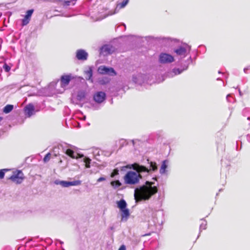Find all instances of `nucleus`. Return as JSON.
Listing matches in <instances>:
<instances>
[{
    "mask_svg": "<svg viewBox=\"0 0 250 250\" xmlns=\"http://www.w3.org/2000/svg\"><path fill=\"white\" fill-rule=\"evenodd\" d=\"M149 166L146 167L138 163L136 165V169L134 171H128L124 177V182L129 185H135L138 184L143 177H147L150 173L157 169V166L155 162H149L147 160Z\"/></svg>",
    "mask_w": 250,
    "mask_h": 250,
    "instance_id": "obj_1",
    "label": "nucleus"
},
{
    "mask_svg": "<svg viewBox=\"0 0 250 250\" xmlns=\"http://www.w3.org/2000/svg\"><path fill=\"white\" fill-rule=\"evenodd\" d=\"M158 184L155 182L146 181L145 185L136 188L134 191V198L136 202L147 200L158 191Z\"/></svg>",
    "mask_w": 250,
    "mask_h": 250,
    "instance_id": "obj_2",
    "label": "nucleus"
},
{
    "mask_svg": "<svg viewBox=\"0 0 250 250\" xmlns=\"http://www.w3.org/2000/svg\"><path fill=\"white\" fill-rule=\"evenodd\" d=\"M105 98L106 94L104 92L99 91L95 93L93 96V99L96 103L91 104L93 109L96 110L100 108L99 104L103 103L105 100Z\"/></svg>",
    "mask_w": 250,
    "mask_h": 250,
    "instance_id": "obj_3",
    "label": "nucleus"
},
{
    "mask_svg": "<svg viewBox=\"0 0 250 250\" xmlns=\"http://www.w3.org/2000/svg\"><path fill=\"white\" fill-rule=\"evenodd\" d=\"M9 179L17 184H21L24 179L23 174L21 170H17L13 172Z\"/></svg>",
    "mask_w": 250,
    "mask_h": 250,
    "instance_id": "obj_4",
    "label": "nucleus"
},
{
    "mask_svg": "<svg viewBox=\"0 0 250 250\" xmlns=\"http://www.w3.org/2000/svg\"><path fill=\"white\" fill-rule=\"evenodd\" d=\"M190 50V47L188 45L180 46L174 50V52L181 58L185 57Z\"/></svg>",
    "mask_w": 250,
    "mask_h": 250,
    "instance_id": "obj_5",
    "label": "nucleus"
},
{
    "mask_svg": "<svg viewBox=\"0 0 250 250\" xmlns=\"http://www.w3.org/2000/svg\"><path fill=\"white\" fill-rule=\"evenodd\" d=\"M159 61L161 63H169L174 61V58L170 54L162 53L159 55Z\"/></svg>",
    "mask_w": 250,
    "mask_h": 250,
    "instance_id": "obj_6",
    "label": "nucleus"
},
{
    "mask_svg": "<svg viewBox=\"0 0 250 250\" xmlns=\"http://www.w3.org/2000/svg\"><path fill=\"white\" fill-rule=\"evenodd\" d=\"M73 147H74V146H72L69 145L68 147L66 148H64L63 149L65 150V154L73 159H78L79 158L83 157V155L79 154L77 152H75L72 149Z\"/></svg>",
    "mask_w": 250,
    "mask_h": 250,
    "instance_id": "obj_7",
    "label": "nucleus"
},
{
    "mask_svg": "<svg viewBox=\"0 0 250 250\" xmlns=\"http://www.w3.org/2000/svg\"><path fill=\"white\" fill-rule=\"evenodd\" d=\"M99 73L102 74H108L110 76L116 75V72L112 67H108L105 66H100L98 70Z\"/></svg>",
    "mask_w": 250,
    "mask_h": 250,
    "instance_id": "obj_8",
    "label": "nucleus"
},
{
    "mask_svg": "<svg viewBox=\"0 0 250 250\" xmlns=\"http://www.w3.org/2000/svg\"><path fill=\"white\" fill-rule=\"evenodd\" d=\"M114 50L115 48L112 45H104L101 48L100 54L103 56H106L112 53Z\"/></svg>",
    "mask_w": 250,
    "mask_h": 250,
    "instance_id": "obj_9",
    "label": "nucleus"
},
{
    "mask_svg": "<svg viewBox=\"0 0 250 250\" xmlns=\"http://www.w3.org/2000/svg\"><path fill=\"white\" fill-rule=\"evenodd\" d=\"M76 58L79 60L85 61L88 57V53L83 49H79L76 52Z\"/></svg>",
    "mask_w": 250,
    "mask_h": 250,
    "instance_id": "obj_10",
    "label": "nucleus"
},
{
    "mask_svg": "<svg viewBox=\"0 0 250 250\" xmlns=\"http://www.w3.org/2000/svg\"><path fill=\"white\" fill-rule=\"evenodd\" d=\"M34 106L32 104H29L24 107L25 114L28 117L33 115L34 112Z\"/></svg>",
    "mask_w": 250,
    "mask_h": 250,
    "instance_id": "obj_11",
    "label": "nucleus"
},
{
    "mask_svg": "<svg viewBox=\"0 0 250 250\" xmlns=\"http://www.w3.org/2000/svg\"><path fill=\"white\" fill-rule=\"evenodd\" d=\"M71 80L70 76L69 75L62 76L61 80V84L62 87H64L68 84Z\"/></svg>",
    "mask_w": 250,
    "mask_h": 250,
    "instance_id": "obj_12",
    "label": "nucleus"
},
{
    "mask_svg": "<svg viewBox=\"0 0 250 250\" xmlns=\"http://www.w3.org/2000/svg\"><path fill=\"white\" fill-rule=\"evenodd\" d=\"M120 210L122 212V213H121L122 221H126L130 214L129 209L125 208V209H123Z\"/></svg>",
    "mask_w": 250,
    "mask_h": 250,
    "instance_id": "obj_13",
    "label": "nucleus"
},
{
    "mask_svg": "<svg viewBox=\"0 0 250 250\" xmlns=\"http://www.w3.org/2000/svg\"><path fill=\"white\" fill-rule=\"evenodd\" d=\"M183 70H181L179 68H174L172 71L168 73V76L169 77H173L177 75L181 74Z\"/></svg>",
    "mask_w": 250,
    "mask_h": 250,
    "instance_id": "obj_14",
    "label": "nucleus"
},
{
    "mask_svg": "<svg viewBox=\"0 0 250 250\" xmlns=\"http://www.w3.org/2000/svg\"><path fill=\"white\" fill-rule=\"evenodd\" d=\"M137 164H138L137 163H134L132 164H129V165H127L125 166L120 167L119 168H120V170L122 171H126V169H136L135 166Z\"/></svg>",
    "mask_w": 250,
    "mask_h": 250,
    "instance_id": "obj_15",
    "label": "nucleus"
},
{
    "mask_svg": "<svg viewBox=\"0 0 250 250\" xmlns=\"http://www.w3.org/2000/svg\"><path fill=\"white\" fill-rule=\"evenodd\" d=\"M54 183L57 185H61L62 187L64 188H67L69 186V181H61L59 180H55Z\"/></svg>",
    "mask_w": 250,
    "mask_h": 250,
    "instance_id": "obj_16",
    "label": "nucleus"
},
{
    "mask_svg": "<svg viewBox=\"0 0 250 250\" xmlns=\"http://www.w3.org/2000/svg\"><path fill=\"white\" fill-rule=\"evenodd\" d=\"M117 207L120 209L126 208L127 204L124 199H121L117 202Z\"/></svg>",
    "mask_w": 250,
    "mask_h": 250,
    "instance_id": "obj_17",
    "label": "nucleus"
},
{
    "mask_svg": "<svg viewBox=\"0 0 250 250\" xmlns=\"http://www.w3.org/2000/svg\"><path fill=\"white\" fill-rule=\"evenodd\" d=\"M167 163L168 161L167 160H165L163 162L161 168L160 169V173L161 174H163L166 172V168L167 167Z\"/></svg>",
    "mask_w": 250,
    "mask_h": 250,
    "instance_id": "obj_18",
    "label": "nucleus"
},
{
    "mask_svg": "<svg viewBox=\"0 0 250 250\" xmlns=\"http://www.w3.org/2000/svg\"><path fill=\"white\" fill-rule=\"evenodd\" d=\"M156 212L155 211H152L151 213V216L152 218V223L150 222V220H148L149 224V225L152 226V225H155L157 223V219L156 218Z\"/></svg>",
    "mask_w": 250,
    "mask_h": 250,
    "instance_id": "obj_19",
    "label": "nucleus"
},
{
    "mask_svg": "<svg viewBox=\"0 0 250 250\" xmlns=\"http://www.w3.org/2000/svg\"><path fill=\"white\" fill-rule=\"evenodd\" d=\"M85 79L87 80L90 81L92 82V71L91 69H89L88 70L85 72Z\"/></svg>",
    "mask_w": 250,
    "mask_h": 250,
    "instance_id": "obj_20",
    "label": "nucleus"
},
{
    "mask_svg": "<svg viewBox=\"0 0 250 250\" xmlns=\"http://www.w3.org/2000/svg\"><path fill=\"white\" fill-rule=\"evenodd\" d=\"M14 106L12 104H7L3 109V112L6 114L10 113L13 109Z\"/></svg>",
    "mask_w": 250,
    "mask_h": 250,
    "instance_id": "obj_21",
    "label": "nucleus"
},
{
    "mask_svg": "<svg viewBox=\"0 0 250 250\" xmlns=\"http://www.w3.org/2000/svg\"><path fill=\"white\" fill-rule=\"evenodd\" d=\"M111 185L115 188L121 186V183L119 180L113 181L111 182Z\"/></svg>",
    "mask_w": 250,
    "mask_h": 250,
    "instance_id": "obj_22",
    "label": "nucleus"
},
{
    "mask_svg": "<svg viewBox=\"0 0 250 250\" xmlns=\"http://www.w3.org/2000/svg\"><path fill=\"white\" fill-rule=\"evenodd\" d=\"M83 160L85 163V167L86 168H89L90 167V163L91 160L89 158L84 157Z\"/></svg>",
    "mask_w": 250,
    "mask_h": 250,
    "instance_id": "obj_23",
    "label": "nucleus"
},
{
    "mask_svg": "<svg viewBox=\"0 0 250 250\" xmlns=\"http://www.w3.org/2000/svg\"><path fill=\"white\" fill-rule=\"evenodd\" d=\"M81 184L80 180H76L73 181H69V186H79Z\"/></svg>",
    "mask_w": 250,
    "mask_h": 250,
    "instance_id": "obj_24",
    "label": "nucleus"
},
{
    "mask_svg": "<svg viewBox=\"0 0 250 250\" xmlns=\"http://www.w3.org/2000/svg\"><path fill=\"white\" fill-rule=\"evenodd\" d=\"M110 81V79L108 78L105 77L103 78L101 80H100V83L102 84H105L108 83H109Z\"/></svg>",
    "mask_w": 250,
    "mask_h": 250,
    "instance_id": "obj_25",
    "label": "nucleus"
},
{
    "mask_svg": "<svg viewBox=\"0 0 250 250\" xmlns=\"http://www.w3.org/2000/svg\"><path fill=\"white\" fill-rule=\"evenodd\" d=\"M207 225V222L205 220H204L200 226V231H201L202 230L205 229H206Z\"/></svg>",
    "mask_w": 250,
    "mask_h": 250,
    "instance_id": "obj_26",
    "label": "nucleus"
},
{
    "mask_svg": "<svg viewBox=\"0 0 250 250\" xmlns=\"http://www.w3.org/2000/svg\"><path fill=\"white\" fill-rule=\"evenodd\" d=\"M85 97V93L84 92H80L77 95V99L79 100H82Z\"/></svg>",
    "mask_w": 250,
    "mask_h": 250,
    "instance_id": "obj_27",
    "label": "nucleus"
},
{
    "mask_svg": "<svg viewBox=\"0 0 250 250\" xmlns=\"http://www.w3.org/2000/svg\"><path fill=\"white\" fill-rule=\"evenodd\" d=\"M128 2V0H124L123 2L118 4V6H119L120 8H124Z\"/></svg>",
    "mask_w": 250,
    "mask_h": 250,
    "instance_id": "obj_28",
    "label": "nucleus"
},
{
    "mask_svg": "<svg viewBox=\"0 0 250 250\" xmlns=\"http://www.w3.org/2000/svg\"><path fill=\"white\" fill-rule=\"evenodd\" d=\"M119 174V169H118V168H115L113 171H112V172L111 173V175H110V176L112 177V178H113L115 176L118 175Z\"/></svg>",
    "mask_w": 250,
    "mask_h": 250,
    "instance_id": "obj_29",
    "label": "nucleus"
},
{
    "mask_svg": "<svg viewBox=\"0 0 250 250\" xmlns=\"http://www.w3.org/2000/svg\"><path fill=\"white\" fill-rule=\"evenodd\" d=\"M8 170L7 169H0V179H3L5 175V172Z\"/></svg>",
    "mask_w": 250,
    "mask_h": 250,
    "instance_id": "obj_30",
    "label": "nucleus"
},
{
    "mask_svg": "<svg viewBox=\"0 0 250 250\" xmlns=\"http://www.w3.org/2000/svg\"><path fill=\"white\" fill-rule=\"evenodd\" d=\"M78 117L82 120H84L86 119V116L83 114L81 112H79L77 113Z\"/></svg>",
    "mask_w": 250,
    "mask_h": 250,
    "instance_id": "obj_31",
    "label": "nucleus"
},
{
    "mask_svg": "<svg viewBox=\"0 0 250 250\" xmlns=\"http://www.w3.org/2000/svg\"><path fill=\"white\" fill-rule=\"evenodd\" d=\"M33 12V10H28L26 12V15H25V17L26 18L29 19L31 17Z\"/></svg>",
    "mask_w": 250,
    "mask_h": 250,
    "instance_id": "obj_32",
    "label": "nucleus"
},
{
    "mask_svg": "<svg viewBox=\"0 0 250 250\" xmlns=\"http://www.w3.org/2000/svg\"><path fill=\"white\" fill-rule=\"evenodd\" d=\"M50 154L48 153L44 157L43 161L44 162H47L50 160Z\"/></svg>",
    "mask_w": 250,
    "mask_h": 250,
    "instance_id": "obj_33",
    "label": "nucleus"
},
{
    "mask_svg": "<svg viewBox=\"0 0 250 250\" xmlns=\"http://www.w3.org/2000/svg\"><path fill=\"white\" fill-rule=\"evenodd\" d=\"M3 68L5 72H8L10 70V67L7 64L5 63L3 66Z\"/></svg>",
    "mask_w": 250,
    "mask_h": 250,
    "instance_id": "obj_34",
    "label": "nucleus"
},
{
    "mask_svg": "<svg viewBox=\"0 0 250 250\" xmlns=\"http://www.w3.org/2000/svg\"><path fill=\"white\" fill-rule=\"evenodd\" d=\"M29 22V19L26 18L24 17V18L22 21V24L23 25H26Z\"/></svg>",
    "mask_w": 250,
    "mask_h": 250,
    "instance_id": "obj_35",
    "label": "nucleus"
},
{
    "mask_svg": "<svg viewBox=\"0 0 250 250\" xmlns=\"http://www.w3.org/2000/svg\"><path fill=\"white\" fill-rule=\"evenodd\" d=\"M71 0H64L63 1V6H69L70 4Z\"/></svg>",
    "mask_w": 250,
    "mask_h": 250,
    "instance_id": "obj_36",
    "label": "nucleus"
},
{
    "mask_svg": "<svg viewBox=\"0 0 250 250\" xmlns=\"http://www.w3.org/2000/svg\"><path fill=\"white\" fill-rule=\"evenodd\" d=\"M132 79H133V81L135 83H139V84H140V83H139L138 82L137 80V77L133 76V78H132Z\"/></svg>",
    "mask_w": 250,
    "mask_h": 250,
    "instance_id": "obj_37",
    "label": "nucleus"
},
{
    "mask_svg": "<svg viewBox=\"0 0 250 250\" xmlns=\"http://www.w3.org/2000/svg\"><path fill=\"white\" fill-rule=\"evenodd\" d=\"M105 180V178L104 177H101L97 180V182H102V181H104Z\"/></svg>",
    "mask_w": 250,
    "mask_h": 250,
    "instance_id": "obj_38",
    "label": "nucleus"
},
{
    "mask_svg": "<svg viewBox=\"0 0 250 250\" xmlns=\"http://www.w3.org/2000/svg\"><path fill=\"white\" fill-rule=\"evenodd\" d=\"M118 250H126V247L124 245H122Z\"/></svg>",
    "mask_w": 250,
    "mask_h": 250,
    "instance_id": "obj_39",
    "label": "nucleus"
},
{
    "mask_svg": "<svg viewBox=\"0 0 250 250\" xmlns=\"http://www.w3.org/2000/svg\"><path fill=\"white\" fill-rule=\"evenodd\" d=\"M249 69H250V66H248V67H246V68H245L244 69V72L245 73H247V71L248 70H249Z\"/></svg>",
    "mask_w": 250,
    "mask_h": 250,
    "instance_id": "obj_40",
    "label": "nucleus"
},
{
    "mask_svg": "<svg viewBox=\"0 0 250 250\" xmlns=\"http://www.w3.org/2000/svg\"><path fill=\"white\" fill-rule=\"evenodd\" d=\"M98 1H99V0H97ZM114 0H99V1H100L101 2H105L106 1H113Z\"/></svg>",
    "mask_w": 250,
    "mask_h": 250,
    "instance_id": "obj_41",
    "label": "nucleus"
},
{
    "mask_svg": "<svg viewBox=\"0 0 250 250\" xmlns=\"http://www.w3.org/2000/svg\"><path fill=\"white\" fill-rule=\"evenodd\" d=\"M138 141L139 142V140L137 139L133 140L132 143H133V145H135V144H136L137 142H138Z\"/></svg>",
    "mask_w": 250,
    "mask_h": 250,
    "instance_id": "obj_42",
    "label": "nucleus"
},
{
    "mask_svg": "<svg viewBox=\"0 0 250 250\" xmlns=\"http://www.w3.org/2000/svg\"><path fill=\"white\" fill-rule=\"evenodd\" d=\"M230 97V94H228L227 96V100H228V101H229V97Z\"/></svg>",
    "mask_w": 250,
    "mask_h": 250,
    "instance_id": "obj_43",
    "label": "nucleus"
},
{
    "mask_svg": "<svg viewBox=\"0 0 250 250\" xmlns=\"http://www.w3.org/2000/svg\"><path fill=\"white\" fill-rule=\"evenodd\" d=\"M56 1L57 2H63V0H56Z\"/></svg>",
    "mask_w": 250,
    "mask_h": 250,
    "instance_id": "obj_44",
    "label": "nucleus"
},
{
    "mask_svg": "<svg viewBox=\"0 0 250 250\" xmlns=\"http://www.w3.org/2000/svg\"><path fill=\"white\" fill-rule=\"evenodd\" d=\"M153 180H154V181H157L156 177L153 178Z\"/></svg>",
    "mask_w": 250,
    "mask_h": 250,
    "instance_id": "obj_45",
    "label": "nucleus"
},
{
    "mask_svg": "<svg viewBox=\"0 0 250 250\" xmlns=\"http://www.w3.org/2000/svg\"><path fill=\"white\" fill-rule=\"evenodd\" d=\"M239 94H240V95H241V91L240 90V89L239 90Z\"/></svg>",
    "mask_w": 250,
    "mask_h": 250,
    "instance_id": "obj_46",
    "label": "nucleus"
},
{
    "mask_svg": "<svg viewBox=\"0 0 250 250\" xmlns=\"http://www.w3.org/2000/svg\"><path fill=\"white\" fill-rule=\"evenodd\" d=\"M122 25H124L125 26V25L124 23H123Z\"/></svg>",
    "mask_w": 250,
    "mask_h": 250,
    "instance_id": "obj_47",
    "label": "nucleus"
},
{
    "mask_svg": "<svg viewBox=\"0 0 250 250\" xmlns=\"http://www.w3.org/2000/svg\"><path fill=\"white\" fill-rule=\"evenodd\" d=\"M248 120H250V117H248Z\"/></svg>",
    "mask_w": 250,
    "mask_h": 250,
    "instance_id": "obj_48",
    "label": "nucleus"
}]
</instances>
